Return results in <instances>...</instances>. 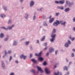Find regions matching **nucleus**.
<instances>
[{
  "mask_svg": "<svg viewBox=\"0 0 75 75\" xmlns=\"http://www.w3.org/2000/svg\"><path fill=\"white\" fill-rule=\"evenodd\" d=\"M49 55V52H47L46 54V56H47V57H48Z\"/></svg>",
  "mask_w": 75,
  "mask_h": 75,
  "instance_id": "e433bc0d",
  "label": "nucleus"
},
{
  "mask_svg": "<svg viewBox=\"0 0 75 75\" xmlns=\"http://www.w3.org/2000/svg\"><path fill=\"white\" fill-rule=\"evenodd\" d=\"M34 2L33 1H31L30 4V6L31 7V6H33V5H34Z\"/></svg>",
  "mask_w": 75,
  "mask_h": 75,
  "instance_id": "1a4fd4ad",
  "label": "nucleus"
},
{
  "mask_svg": "<svg viewBox=\"0 0 75 75\" xmlns=\"http://www.w3.org/2000/svg\"><path fill=\"white\" fill-rule=\"evenodd\" d=\"M29 44V41L26 42L25 43V44L26 45H28Z\"/></svg>",
  "mask_w": 75,
  "mask_h": 75,
  "instance_id": "cd10ccee",
  "label": "nucleus"
},
{
  "mask_svg": "<svg viewBox=\"0 0 75 75\" xmlns=\"http://www.w3.org/2000/svg\"><path fill=\"white\" fill-rule=\"evenodd\" d=\"M8 54H11V51H9L8 52Z\"/></svg>",
  "mask_w": 75,
  "mask_h": 75,
  "instance_id": "a19ab883",
  "label": "nucleus"
},
{
  "mask_svg": "<svg viewBox=\"0 0 75 75\" xmlns=\"http://www.w3.org/2000/svg\"><path fill=\"white\" fill-rule=\"evenodd\" d=\"M55 3H57V4H59V1H55Z\"/></svg>",
  "mask_w": 75,
  "mask_h": 75,
  "instance_id": "c756f323",
  "label": "nucleus"
},
{
  "mask_svg": "<svg viewBox=\"0 0 75 75\" xmlns=\"http://www.w3.org/2000/svg\"><path fill=\"white\" fill-rule=\"evenodd\" d=\"M44 50H47V47H46L44 49Z\"/></svg>",
  "mask_w": 75,
  "mask_h": 75,
  "instance_id": "6e6d98bb",
  "label": "nucleus"
},
{
  "mask_svg": "<svg viewBox=\"0 0 75 75\" xmlns=\"http://www.w3.org/2000/svg\"><path fill=\"white\" fill-rule=\"evenodd\" d=\"M45 36L43 37L42 38L41 40V41H43V40H44L45 39Z\"/></svg>",
  "mask_w": 75,
  "mask_h": 75,
  "instance_id": "a878e982",
  "label": "nucleus"
},
{
  "mask_svg": "<svg viewBox=\"0 0 75 75\" xmlns=\"http://www.w3.org/2000/svg\"><path fill=\"white\" fill-rule=\"evenodd\" d=\"M42 9V8H40V11H41V10Z\"/></svg>",
  "mask_w": 75,
  "mask_h": 75,
  "instance_id": "69168bd1",
  "label": "nucleus"
},
{
  "mask_svg": "<svg viewBox=\"0 0 75 75\" xmlns=\"http://www.w3.org/2000/svg\"><path fill=\"white\" fill-rule=\"evenodd\" d=\"M2 67L3 68H4V63H3V61H2Z\"/></svg>",
  "mask_w": 75,
  "mask_h": 75,
  "instance_id": "5701e85b",
  "label": "nucleus"
},
{
  "mask_svg": "<svg viewBox=\"0 0 75 75\" xmlns=\"http://www.w3.org/2000/svg\"><path fill=\"white\" fill-rule=\"evenodd\" d=\"M36 18L35 17V16L34 15V17H33V20H35Z\"/></svg>",
  "mask_w": 75,
  "mask_h": 75,
  "instance_id": "37998d69",
  "label": "nucleus"
},
{
  "mask_svg": "<svg viewBox=\"0 0 75 75\" xmlns=\"http://www.w3.org/2000/svg\"><path fill=\"white\" fill-rule=\"evenodd\" d=\"M33 56V55H32V54H30V58H31V57H32V56Z\"/></svg>",
  "mask_w": 75,
  "mask_h": 75,
  "instance_id": "49530a36",
  "label": "nucleus"
},
{
  "mask_svg": "<svg viewBox=\"0 0 75 75\" xmlns=\"http://www.w3.org/2000/svg\"><path fill=\"white\" fill-rule=\"evenodd\" d=\"M37 67L38 70L39 71H40V72H41V73H42V72H43V70H42L41 68V67H39L38 66Z\"/></svg>",
  "mask_w": 75,
  "mask_h": 75,
  "instance_id": "7ed1b4c3",
  "label": "nucleus"
},
{
  "mask_svg": "<svg viewBox=\"0 0 75 75\" xmlns=\"http://www.w3.org/2000/svg\"><path fill=\"white\" fill-rule=\"evenodd\" d=\"M1 17H2V18H4L6 17V15H4V14H2L1 15Z\"/></svg>",
  "mask_w": 75,
  "mask_h": 75,
  "instance_id": "4468645a",
  "label": "nucleus"
},
{
  "mask_svg": "<svg viewBox=\"0 0 75 75\" xmlns=\"http://www.w3.org/2000/svg\"><path fill=\"white\" fill-rule=\"evenodd\" d=\"M15 62H16V63H18V61H15Z\"/></svg>",
  "mask_w": 75,
  "mask_h": 75,
  "instance_id": "603ef678",
  "label": "nucleus"
},
{
  "mask_svg": "<svg viewBox=\"0 0 75 75\" xmlns=\"http://www.w3.org/2000/svg\"><path fill=\"white\" fill-rule=\"evenodd\" d=\"M10 75H14V73H12L10 74Z\"/></svg>",
  "mask_w": 75,
  "mask_h": 75,
  "instance_id": "a18cd8bd",
  "label": "nucleus"
},
{
  "mask_svg": "<svg viewBox=\"0 0 75 75\" xmlns=\"http://www.w3.org/2000/svg\"><path fill=\"white\" fill-rule=\"evenodd\" d=\"M69 10H70L69 8H67L65 9L64 11H65V12H67V11H69Z\"/></svg>",
  "mask_w": 75,
  "mask_h": 75,
  "instance_id": "f8f14e48",
  "label": "nucleus"
},
{
  "mask_svg": "<svg viewBox=\"0 0 75 75\" xmlns=\"http://www.w3.org/2000/svg\"><path fill=\"white\" fill-rule=\"evenodd\" d=\"M47 45V43H44V46H46Z\"/></svg>",
  "mask_w": 75,
  "mask_h": 75,
  "instance_id": "09e8293b",
  "label": "nucleus"
},
{
  "mask_svg": "<svg viewBox=\"0 0 75 75\" xmlns=\"http://www.w3.org/2000/svg\"><path fill=\"white\" fill-rule=\"evenodd\" d=\"M31 61L32 62H34L35 63H36L37 62V61H36L34 59H31Z\"/></svg>",
  "mask_w": 75,
  "mask_h": 75,
  "instance_id": "2eb2a0df",
  "label": "nucleus"
},
{
  "mask_svg": "<svg viewBox=\"0 0 75 75\" xmlns=\"http://www.w3.org/2000/svg\"><path fill=\"white\" fill-rule=\"evenodd\" d=\"M73 22H75V18H74L73 19Z\"/></svg>",
  "mask_w": 75,
  "mask_h": 75,
  "instance_id": "3c124183",
  "label": "nucleus"
},
{
  "mask_svg": "<svg viewBox=\"0 0 75 75\" xmlns=\"http://www.w3.org/2000/svg\"><path fill=\"white\" fill-rule=\"evenodd\" d=\"M4 37V34L3 33H1L0 35V37L1 38H3Z\"/></svg>",
  "mask_w": 75,
  "mask_h": 75,
  "instance_id": "dca6fc26",
  "label": "nucleus"
},
{
  "mask_svg": "<svg viewBox=\"0 0 75 75\" xmlns=\"http://www.w3.org/2000/svg\"><path fill=\"white\" fill-rule=\"evenodd\" d=\"M20 58H23L24 59H25V58H27V57L26 56H24V54H23L22 55H21L20 57Z\"/></svg>",
  "mask_w": 75,
  "mask_h": 75,
  "instance_id": "f03ea898",
  "label": "nucleus"
},
{
  "mask_svg": "<svg viewBox=\"0 0 75 75\" xmlns=\"http://www.w3.org/2000/svg\"><path fill=\"white\" fill-rule=\"evenodd\" d=\"M1 28H3L4 29L6 30H8V28H6L5 27H1Z\"/></svg>",
  "mask_w": 75,
  "mask_h": 75,
  "instance_id": "393cba45",
  "label": "nucleus"
},
{
  "mask_svg": "<svg viewBox=\"0 0 75 75\" xmlns=\"http://www.w3.org/2000/svg\"><path fill=\"white\" fill-rule=\"evenodd\" d=\"M55 29H54L52 33H55Z\"/></svg>",
  "mask_w": 75,
  "mask_h": 75,
  "instance_id": "7c9ffc66",
  "label": "nucleus"
},
{
  "mask_svg": "<svg viewBox=\"0 0 75 75\" xmlns=\"http://www.w3.org/2000/svg\"><path fill=\"white\" fill-rule=\"evenodd\" d=\"M4 10H5V11H6V8H4Z\"/></svg>",
  "mask_w": 75,
  "mask_h": 75,
  "instance_id": "5fc2aeb1",
  "label": "nucleus"
},
{
  "mask_svg": "<svg viewBox=\"0 0 75 75\" xmlns=\"http://www.w3.org/2000/svg\"><path fill=\"white\" fill-rule=\"evenodd\" d=\"M12 59V57H11V56H10V61H11V60Z\"/></svg>",
  "mask_w": 75,
  "mask_h": 75,
  "instance_id": "c03bdc74",
  "label": "nucleus"
},
{
  "mask_svg": "<svg viewBox=\"0 0 75 75\" xmlns=\"http://www.w3.org/2000/svg\"><path fill=\"white\" fill-rule=\"evenodd\" d=\"M58 15H59V13H56V16H58Z\"/></svg>",
  "mask_w": 75,
  "mask_h": 75,
  "instance_id": "72a5a7b5",
  "label": "nucleus"
},
{
  "mask_svg": "<svg viewBox=\"0 0 75 75\" xmlns=\"http://www.w3.org/2000/svg\"><path fill=\"white\" fill-rule=\"evenodd\" d=\"M0 48H1V46H0Z\"/></svg>",
  "mask_w": 75,
  "mask_h": 75,
  "instance_id": "774afa93",
  "label": "nucleus"
},
{
  "mask_svg": "<svg viewBox=\"0 0 75 75\" xmlns=\"http://www.w3.org/2000/svg\"><path fill=\"white\" fill-rule=\"evenodd\" d=\"M72 63V62H70L69 63V64H71Z\"/></svg>",
  "mask_w": 75,
  "mask_h": 75,
  "instance_id": "e2e57ef3",
  "label": "nucleus"
},
{
  "mask_svg": "<svg viewBox=\"0 0 75 75\" xmlns=\"http://www.w3.org/2000/svg\"><path fill=\"white\" fill-rule=\"evenodd\" d=\"M44 25L45 26H47V24L46 23V22H44Z\"/></svg>",
  "mask_w": 75,
  "mask_h": 75,
  "instance_id": "bb28decb",
  "label": "nucleus"
},
{
  "mask_svg": "<svg viewBox=\"0 0 75 75\" xmlns=\"http://www.w3.org/2000/svg\"><path fill=\"white\" fill-rule=\"evenodd\" d=\"M49 51L50 52H52L54 51V49L52 47H51L49 50Z\"/></svg>",
  "mask_w": 75,
  "mask_h": 75,
  "instance_id": "6e6552de",
  "label": "nucleus"
},
{
  "mask_svg": "<svg viewBox=\"0 0 75 75\" xmlns=\"http://www.w3.org/2000/svg\"><path fill=\"white\" fill-rule=\"evenodd\" d=\"M58 8H59V9H61V10H63L64 9V7H58Z\"/></svg>",
  "mask_w": 75,
  "mask_h": 75,
  "instance_id": "aec40b11",
  "label": "nucleus"
},
{
  "mask_svg": "<svg viewBox=\"0 0 75 75\" xmlns=\"http://www.w3.org/2000/svg\"><path fill=\"white\" fill-rule=\"evenodd\" d=\"M66 23V22H64L63 23V21H59L58 20L56 22H54L53 23V25L54 26H57L59 24H61L62 25H63L65 26V25Z\"/></svg>",
  "mask_w": 75,
  "mask_h": 75,
  "instance_id": "f257e3e1",
  "label": "nucleus"
},
{
  "mask_svg": "<svg viewBox=\"0 0 75 75\" xmlns=\"http://www.w3.org/2000/svg\"><path fill=\"white\" fill-rule=\"evenodd\" d=\"M37 43H39V41L38 40H37Z\"/></svg>",
  "mask_w": 75,
  "mask_h": 75,
  "instance_id": "13d9d810",
  "label": "nucleus"
},
{
  "mask_svg": "<svg viewBox=\"0 0 75 75\" xmlns=\"http://www.w3.org/2000/svg\"><path fill=\"white\" fill-rule=\"evenodd\" d=\"M7 40H8V38H6L4 39V41H7Z\"/></svg>",
  "mask_w": 75,
  "mask_h": 75,
  "instance_id": "4c0bfd02",
  "label": "nucleus"
},
{
  "mask_svg": "<svg viewBox=\"0 0 75 75\" xmlns=\"http://www.w3.org/2000/svg\"><path fill=\"white\" fill-rule=\"evenodd\" d=\"M54 74L55 75H62L61 73H59V72L57 73H54Z\"/></svg>",
  "mask_w": 75,
  "mask_h": 75,
  "instance_id": "9b49d317",
  "label": "nucleus"
},
{
  "mask_svg": "<svg viewBox=\"0 0 75 75\" xmlns=\"http://www.w3.org/2000/svg\"><path fill=\"white\" fill-rule=\"evenodd\" d=\"M69 74V72H67V74H65V75H68Z\"/></svg>",
  "mask_w": 75,
  "mask_h": 75,
  "instance_id": "ea45409f",
  "label": "nucleus"
},
{
  "mask_svg": "<svg viewBox=\"0 0 75 75\" xmlns=\"http://www.w3.org/2000/svg\"><path fill=\"white\" fill-rule=\"evenodd\" d=\"M68 44H71V42L69 40H68L67 42Z\"/></svg>",
  "mask_w": 75,
  "mask_h": 75,
  "instance_id": "473e14b6",
  "label": "nucleus"
},
{
  "mask_svg": "<svg viewBox=\"0 0 75 75\" xmlns=\"http://www.w3.org/2000/svg\"><path fill=\"white\" fill-rule=\"evenodd\" d=\"M20 0L21 2H22V1H23V0Z\"/></svg>",
  "mask_w": 75,
  "mask_h": 75,
  "instance_id": "0e129e2a",
  "label": "nucleus"
},
{
  "mask_svg": "<svg viewBox=\"0 0 75 75\" xmlns=\"http://www.w3.org/2000/svg\"><path fill=\"white\" fill-rule=\"evenodd\" d=\"M66 61L67 62H68V60L67 59H66Z\"/></svg>",
  "mask_w": 75,
  "mask_h": 75,
  "instance_id": "4d7b16f0",
  "label": "nucleus"
},
{
  "mask_svg": "<svg viewBox=\"0 0 75 75\" xmlns=\"http://www.w3.org/2000/svg\"><path fill=\"white\" fill-rule=\"evenodd\" d=\"M56 67H57V66H56V65H54V68H56Z\"/></svg>",
  "mask_w": 75,
  "mask_h": 75,
  "instance_id": "bf43d9fd",
  "label": "nucleus"
},
{
  "mask_svg": "<svg viewBox=\"0 0 75 75\" xmlns=\"http://www.w3.org/2000/svg\"><path fill=\"white\" fill-rule=\"evenodd\" d=\"M71 55L72 57H74V53H72Z\"/></svg>",
  "mask_w": 75,
  "mask_h": 75,
  "instance_id": "f704fd0d",
  "label": "nucleus"
},
{
  "mask_svg": "<svg viewBox=\"0 0 75 75\" xmlns=\"http://www.w3.org/2000/svg\"><path fill=\"white\" fill-rule=\"evenodd\" d=\"M4 56H3V58H4Z\"/></svg>",
  "mask_w": 75,
  "mask_h": 75,
  "instance_id": "338daca9",
  "label": "nucleus"
},
{
  "mask_svg": "<svg viewBox=\"0 0 75 75\" xmlns=\"http://www.w3.org/2000/svg\"><path fill=\"white\" fill-rule=\"evenodd\" d=\"M5 54L6 55L7 54V52H6V51H5Z\"/></svg>",
  "mask_w": 75,
  "mask_h": 75,
  "instance_id": "864d4df0",
  "label": "nucleus"
},
{
  "mask_svg": "<svg viewBox=\"0 0 75 75\" xmlns=\"http://www.w3.org/2000/svg\"><path fill=\"white\" fill-rule=\"evenodd\" d=\"M43 65H47V62H45L44 63H43Z\"/></svg>",
  "mask_w": 75,
  "mask_h": 75,
  "instance_id": "2f4dec72",
  "label": "nucleus"
},
{
  "mask_svg": "<svg viewBox=\"0 0 75 75\" xmlns=\"http://www.w3.org/2000/svg\"><path fill=\"white\" fill-rule=\"evenodd\" d=\"M58 52V50L56 51L55 52V54L56 55H57V52Z\"/></svg>",
  "mask_w": 75,
  "mask_h": 75,
  "instance_id": "de8ad7c7",
  "label": "nucleus"
},
{
  "mask_svg": "<svg viewBox=\"0 0 75 75\" xmlns=\"http://www.w3.org/2000/svg\"><path fill=\"white\" fill-rule=\"evenodd\" d=\"M73 30H74V31H75V28H73Z\"/></svg>",
  "mask_w": 75,
  "mask_h": 75,
  "instance_id": "052dcab7",
  "label": "nucleus"
},
{
  "mask_svg": "<svg viewBox=\"0 0 75 75\" xmlns=\"http://www.w3.org/2000/svg\"><path fill=\"white\" fill-rule=\"evenodd\" d=\"M54 18H51L49 20V23H52V22H53V21H54Z\"/></svg>",
  "mask_w": 75,
  "mask_h": 75,
  "instance_id": "39448f33",
  "label": "nucleus"
},
{
  "mask_svg": "<svg viewBox=\"0 0 75 75\" xmlns=\"http://www.w3.org/2000/svg\"><path fill=\"white\" fill-rule=\"evenodd\" d=\"M31 72H33V73H35V71L34 70H32Z\"/></svg>",
  "mask_w": 75,
  "mask_h": 75,
  "instance_id": "c9c22d12",
  "label": "nucleus"
},
{
  "mask_svg": "<svg viewBox=\"0 0 75 75\" xmlns=\"http://www.w3.org/2000/svg\"><path fill=\"white\" fill-rule=\"evenodd\" d=\"M65 46L66 47H68V43H66L65 44Z\"/></svg>",
  "mask_w": 75,
  "mask_h": 75,
  "instance_id": "c85d7f7f",
  "label": "nucleus"
},
{
  "mask_svg": "<svg viewBox=\"0 0 75 75\" xmlns=\"http://www.w3.org/2000/svg\"><path fill=\"white\" fill-rule=\"evenodd\" d=\"M66 3H67V4H69V7H71V6H70V5H72V4H74V3H73V4H70L69 1L68 2V1H66Z\"/></svg>",
  "mask_w": 75,
  "mask_h": 75,
  "instance_id": "9d476101",
  "label": "nucleus"
},
{
  "mask_svg": "<svg viewBox=\"0 0 75 75\" xmlns=\"http://www.w3.org/2000/svg\"><path fill=\"white\" fill-rule=\"evenodd\" d=\"M39 59L40 61H43L44 59L42 57H40L39 58Z\"/></svg>",
  "mask_w": 75,
  "mask_h": 75,
  "instance_id": "f3484780",
  "label": "nucleus"
},
{
  "mask_svg": "<svg viewBox=\"0 0 75 75\" xmlns=\"http://www.w3.org/2000/svg\"><path fill=\"white\" fill-rule=\"evenodd\" d=\"M54 40V38H52V39H51L50 40V41L51 42H53Z\"/></svg>",
  "mask_w": 75,
  "mask_h": 75,
  "instance_id": "b1692460",
  "label": "nucleus"
},
{
  "mask_svg": "<svg viewBox=\"0 0 75 75\" xmlns=\"http://www.w3.org/2000/svg\"><path fill=\"white\" fill-rule=\"evenodd\" d=\"M69 38L72 41H74V40H75V38H72V39H71V36L69 37Z\"/></svg>",
  "mask_w": 75,
  "mask_h": 75,
  "instance_id": "4be33fe9",
  "label": "nucleus"
},
{
  "mask_svg": "<svg viewBox=\"0 0 75 75\" xmlns=\"http://www.w3.org/2000/svg\"><path fill=\"white\" fill-rule=\"evenodd\" d=\"M56 36V35L55 34L54 35H52L51 37H52V38H55V37Z\"/></svg>",
  "mask_w": 75,
  "mask_h": 75,
  "instance_id": "ddd939ff",
  "label": "nucleus"
},
{
  "mask_svg": "<svg viewBox=\"0 0 75 75\" xmlns=\"http://www.w3.org/2000/svg\"><path fill=\"white\" fill-rule=\"evenodd\" d=\"M64 2H65V1L64 0L60 1H59V4H64Z\"/></svg>",
  "mask_w": 75,
  "mask_h": 75,
  "instance_id": "0eeeda50",
  "label": "nucleus"
},
{
  "mask_svg": "<svg viewBox=\"0 0 75 75\" xmlns=\"http://www.w3.org/2000/svg\"><path fill=\"white\" fill-rule=\"evenodd\" d=\"M25 16H27V17H25V18H27V17H28V14H26L25 15Z\"/></svg>",
  "mask_w": 75,
  "mask_h": 75,
  "instance_id": "79ce46f5",
  "label": "nucleus"
},
{
  "mask_svg": "<svg viewBox=\"0 0 75 75\" xmlns=\"http://www.w3.org/2000/svg\"><path fill=\"white\" fill-rule=\"evenodd\" d=\"M14 25H13L11 27H8V28L9 30H11V29H12V27H14Z\"/></svg>",
  "mask_w": 75,
  "mask_h": 75,
  "instance_id": "a211bd4d",
  "label": "nucleus"
},
{
  "mask_svg": "<svg viewBox=\"0 0 75 75\" xmlns=\"http://www.w3.org/2000/svg\"><path fill=\"white\" fill-rule=\"evenodd\" d=\"M11 23V20H10L8 21V24H10V23Z\"/></svg>",
  "mask_w": 75,
  "mask_h": 75,
  "instance_id": "58836bf2",
  "label": "nucleus"
},
{
  "mask_svg": "<svg viewBox=\"0 0 75 75\" xmlns=\"http://www.w3.org/2000/svg\"><path fill=\"white\" fill-rule=\"evenodd\" d=\"M42 52H41L39 54H38L37 53H36L35 54V56H38V57H40L41 56V54Z\"/></svg>",
  "mask_w": 75,
  "mask_h": 75,
  "instance_id": "423d86ee",
  "label": "nucleus"
},
{
  "mask_svg": "<svg viewBox=\"0 0 75 75\" xmlns=\"http://www.w3.org/2000/svg\"><path fill=\"white\" fill-rule=\"evenodd\" d=\"M73 51L75 52V50L74 49H73Z\"/></svg>",
  "mask_w": 75,
  "mask_h": 75,
  "instance_id": "680f3d73",
  "label": "nucleus"
},
{
  "mask_svg": "<svg viewBox=\"0 0 75 75\" xmlns=\"http://www.w3.org/2000/svg\"><path fill=\"white\" fill-rule=\"evenodd\" d=\"M64 70H66V71H67L68 70V67H67L66 66H65L64 68Z\"/></svg>",
  "mask_w": 75,
  "mask_h": 75,
  "instance_id": "6ab92c4d",
  "label": "nucleus"
},
{
  "mask_svg": "<svg viewBox=\"0 0 75 75\" xmlns=\"http://www.w3.org/2000/svg\"><path fill=\"white\" fill-rule=\"evenodd\" d=\"M52 17V16H50V17H49V18H50V19H51V18Z\"/></svg>",
  "mask_w": 75,
  "mask_h": 75,
  "instance_id": "8fccbe9b",
  "label": "nucleus"
},
{
  "mask_svg": "<svg viewBox=\"0 0 75 75\" xmlns=\"http://www.w3.org/2000/svg\"><path fill=\"white\" fill-rule=\"evenodd\" d=\"M17 44V43L16 41H14V42L13 43V45H16Z\"/></svg>",
  "mask_w": 75,
  "mask_h": 75,
  "instance_id": "412c9836",
  "label": "nucleus"
},
{
  "mask_svg": "<svg viewBox=\"0 0 75 75\" xmlns=\"http://www.w3.org/2000/svg\"><path fill=\"white\" fill-rule=\"evenodd\" d=\"M45 71L47 74H50V70H48L47 68H45Z\"/></svg>",
  "mask_w": 75,
  "mask_h": 75,
  "instance_id": "20e7f679",
  "label": "nucleus"
}]
</instances>
